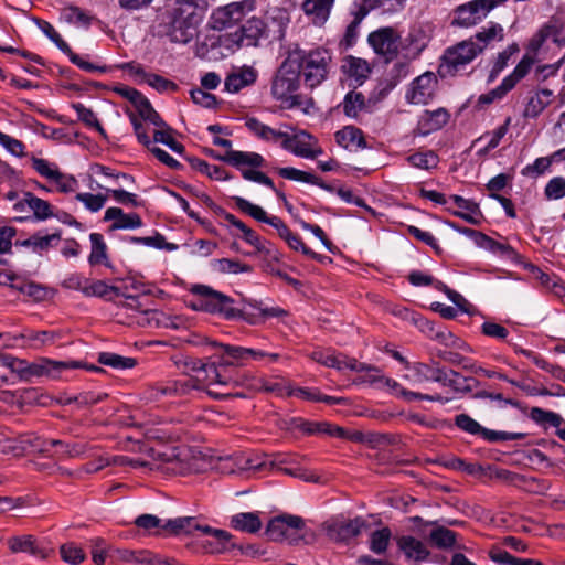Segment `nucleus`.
I'll return each instance as SVG.
<instances>
[{"mask_svg":"<svg viewBox=\"0 0 565 565\" xmlns=\"http://www.w3.org/2000/svg\"><path fill=\"white\" fill-rule=\"evenodd\" d=\"M191 292L193 294V299L189 305L194 310L218 313L226 319L242 317V310L234 307L232 298L206 285H194L191 288Z\"/></svg>","mask_w":565,"mask_h":565,"instance_id":"423d86ee","label":"nucleus"},{"mask_svg":"<svg viewBox=\"0 0 565 565\" xmlns=\"http://www.w3.org/2000/svg\"><path fill=\"white\" fill-rule=\"evenodd\" d=\"M25 202L28 207L33 212L34 217L38 220H47L53 216L51 204L35 196L32 192H25Z\"/></svg>","mask_w":565,"mask_h":565,"instance_id":"864d4df0","label":"nucleus"},{"mask_svg":"<svg viewBox=\"0 0 565 565\" xmlns=\"http://www.w3.org/2000/svg\"><path fill=\"white\" fill-rule=\"evenodd\" d=\"M294 57L297 64V72L302 76L307 87L313 89L320 86L329 75L332 61L331 53L322 47L310 51L296 52Z\"/></svg>","mask_w":565,"mask_h":565,"instance_id":"7ed1b4c3","label":"nucleus"},{"mask_svg":"<svg viewBox=\"0 0 565 565\" xmlns=\"http://www.w3.org/2000/svg\"><path fill=\"white\" fill-rule=\"evenodd\" d=\"M104 221L113 222L110 225L111 231L135 230L142 225V221L138 214H126L120 207H108L105 211Z\"/></svg>","mask_w":565,"mask_h":565,"instance_id":"c756f323","label":"nucleus"},{"mask_svg":"<svg viewBox=\"0 0 565 565\" xmlns=\"http://www.w3.org/2000/svg\"><path fill=\"white\" fill-rule=\"evenodd\" d=\"M138 323L148 327H170L169 318L159 310H145L141 312Z\"/></svg>","mask_w":565,"mask_h":565,"instance_id":"69168bd1","label":"nucleus"},{"mask_svg":"<svg viewBox=\"0 0 565 565\" xmlns=\"http://www.w3.org/2000/svg\"><path fill=\"white\" fill-rule=\"evenodd\" d=\"M111 557L115 561L122 562L126 564H135V565H170L167 559H161L153 553L147 550H116Z\"/></svg>","mask_w":565,"mask_h":565,"instance_id":"b1692460","label":"nucleus"},{"mask_svg":"<svg viewBox=\"0 0 565 565\" xmlns=\"http://www.w3.org/2000/svg\"><path fill=\"white\" fill-rule=\"evenodd\" d=\"M213 345L218 347L223 350V355L221 356V360L223 361L226 367L231 365H244L248 360L246 348L222 343H213Z\"/></svg>","mask_w":565,"mask_h":565,"instance_id":"09e8293b","label":"nucleus"},{"mask_svg":"<svg viewBox=\"0 0 565 565\" xmlns=\"http://www.w3.org/2000/svg\"><path fill=\"white\" fill-rule=\"evenodd\" d=\"M98 362L116 370L132 369L136 365L134 358L122 356L113 352L99 353Z\"/></svg>","mask_w":565,"mask_h":565,"instance_id":"13d9d810","label":"nucleus"},{"mask_svg":"<svg viewBox=\"0 0 565 565\" xmlns=\"http://www.w3.org/2000/svg\"><path fill=\"white\" fill-rule=\"evenodd\" d=\"M552 92L548 89H541L530 97L525 105L523 115L527 118L537 117L545 107L551 103Z\"/></svg>","mask_w":565,"mask_h":565,"instance_id":"de8ad7c7","label":"nucleus"},{"mask_svg":"<svg viewBox=\"0 0 565 565\" xmlns=\"http://www.w3.org/2000/svg\"><path fill=\"white\" fill-rule=\"evenodd\" d=\"M258 78V71L253 65L233 66L224 79V90L237 94L253 86Z\"/></svg>","mask_w":565,"mask_h":565,"instance_id":"a211bd4d","label":"nucleus"},{"mask_svg":"<svg viewBox=\"0 0 565 565\" xmlns=\"http://www.w3.org/2000/svg\"><path fill=\"white\" fill-rule=\"evenodd\" d=\"M455 423L460 429L471 435L480 434L489 440L507 439V437L503 436L502 433L488 430L481 427V425L478 422H476L473 418L466 414L457 415L455 418Z\"/></svg>","mask_w":565,"mask_h":565,"instance_id":"a19ab883","label":"nucleus"},{"mask_svg":"<svg viewBox=\"0 0 565 565\" xmlns=\"http://www.w3.org/2000/svg\"><path fill=\"white\" fill-rule=\"evenodd\" d=\"M335 140L339 146L350 151H355L366 147V142L361 129L354 126H345L335 132Z\"/></svg>","mask_w":565,"mask_h":565,"instance_id":"f704fd0d","label":"nucleus"},{"mask_svg":"<svg viewBox=\"0 0 565 565\" xmlns=\"http://www.w3.org/2000/svg\"><path fill=\"white\" fill-rule=\"evenodd\" d=\"M341 106L345 116L355 119L366 107L365 97L360 92L351 90L344 96Z\"/></svg>","mask_w":565,"mask_h":565,"instance_id":"8fccbe9b","label":"nucleus"},{"mask_svg":"<svg viewBox=\"0 0 565 565\" xmlns=\"http://www.w3.org/2000/svg\"><path fill=\"white\" fill-rule=\"evenodd\" d=\"M7 545L12 553H28L39 558H45L46 550L31 534L9 537Z\"/></svg>","mask_w":565,"mask_h":565,"instance_id":"cd10ccee","label":"nucleus"},{"mask_svg":"<svg viewBox=\"0 0 565 565\" xmlns=\"http://www.w3.org/2000/svg\"><path fill=\"white\" fill-rule=\"evenodd\" d=\"M245 125L250 132L267 142L281 143L287 137V128L284 127L285 125H281L279 129H275L253 117L247 118Z\"/></svg>","mask_w":565,"mask_h":565,"instance_id":"7c9ffc66","label":"nucleus"},{"mask_svg":"<svg viewBox=\"0 0 565 565\" xmlns=\"http://www.w3.org/2000/svg\"><path fill=\"white\" fill-rule=\"evenodd\" d=\"M311 359L324 366L333 367L339 371L345 370H362L359 361L348 358L341 353H335L332 350H317L311 353Z\"/></svg>","mask_w":565,"mask_h":565,"instance_id":"4be33fe9","label":"nucleus"},{"mask_svg":"<svg viewBox=\"0 0 565 565\" xmlns=\"http://www.w3.org/2000/svg\"><path fill=\"white\" fill-rule=\"evenodd\" d=\"M334 0H305L302 10L315 25H323L330 17Z\"/></svg>","mask_w":565,"mask_h":565,"instance_id":"2f4dec72","label":"nucleus"},{"mask_svg":"<svg viewBox=\"0 0 565 565\" xmlns=\"http://www.w3.org/2000/svg\"><path fill=\"white\" fill-rule=\"evenodd\" d=\"M75 369H86L94 372H99L102 369L95 365H87L79 361H56L47 358L39 359V374L50 379H57L65 371Z\"/></svg>","mask_w":565,"mask_h":565,"instance_id":"6ab92c4d","label":"nucleus"},{"mask_svg":"<svg viewBox=\"0 0 565 565\" xmlns=\"http://www.w3.org/2000/svg\"><path fill=\"white\" fill-rule=\"evenodd\" d=\"M53 444L54 455L60 458H81L89 449L88 444L83 441L66 443L54 439Z\"/></svg>","mask_w":565,"mask_h":565,"instance_id":"79ce46f5","label":"nucleus"},{"mask_svg":"<svg viewBox=\"0 0 565 565\" xmlns=\"http://www.w3.org/2000/svg\"><path fill=\"white\" fill-rule=\"evenodd\" d=\"M480 54V47L470 38L460 41L445 50L438 72L443 77L455 76Z\"/></svg>","mask_w":565,"mask_h":565,"instance_id":"1a4fd4ad","label":"nucleus"},{"mask_svg":"<svg viewBox=\"0 0 565 565\" xmlns=\"http://www.w3.org/2000/svg\"><path fill=\"white\" fill-rule=\"evenodd\" d=\"M437 84L436 75L433 72H425L409 84L405 98L413 105H426L434 98Z\"/></svg>","mask_w":565,"mask_h":565,"instance_id":"2eb2a0df","label":"nucleus"},{"mask_svg":"<svg viewBox=\"0 0 565 565\" xmlns=\"http://www.w3.org/2000/svg\"><path fill=\"white\" fill-rule=\"evenodd\" d=\"M75 199L83 203L85 209L92 213L100 211L107 201V196L104 194H93L88 192L77 193Z\"/></svg>","mask_w":565,"mask_h":565,"instance_id":"338daca9","label":"nucleus"},{"mask_svg":"<svg viewBox=\"0 0 565 565\" xmlns=\"http://www.w3.org/2000/svg\"><path fill=\"white\" fill-rule=\"evenodd\" d=\"M456 533L444 526H437L429 533L431 544L439 548H450L456 543Z\"/></svg>","mask_w":565,"mask_h":565,"instance_id":"bf43d9fd","label":"nucleus"},{"mask_svg":"<svg viewBox=\"0 0 565 565\" xmlns=\"http://www.w3.org/2000/svg\"><path fill=\"white\" fill-rule=\"evenodd\" d=\"M500 4H502V0H471L458 6L455 9L452 24L460 28H472L483 21Z\"/></svg>","mask_w":565,"mask_h":565,"instance_id":"f8f14e48","label":"nucleus"},{"mask_svg":"<svg viewBox=\"0 0 565 565\" xmlns=\"http://www.w3.org/2000/svg\"><path fill=\"white\" fill-rule=\"evenodd\" d=\"M478 247L488 250L499 258L514 263L520 262V255L518 252L504 239L495 241L486 234L478 235Z\"/></svg>","mask_w":565,"mask_h":565,"instance_id":"bb28decb","label":"nucleus"},{"mask_svg":"<svg viewBox=\"0 0 565 565\" xmlns=\"http://www.w3.org/2000/svg\"><path fill=\"white\" fill-rule=\"evenodd\" d=\"M231 525L242 532L255 533L260 530L262 521L257 512H242L231 518Z\"/></svg>","mask_w":565,"mask_h":565,"instance_id":"37998d69","label":"nucleus"},{"mask_svg":"<svg viewBox=\"0 0 565 565\" xmlns=\"http://www.w3.org/2000/svg\"><path fill=\"white\" fill-rule=\"evenodd\" d=\"M255 9L254 0L231 2L213 10L209 24L213 30L222 31L241 22Z\"/></svg>","mask_w":565,"mask_h":565,"instance_id":"9b49d317","label":"nucleus"},{"mask_svg":"<svg viewBox=\"0 0 565 565\" xmlns=\"http://www.w3.org/2000/svg\"><path fill=\"white\" fill-rule=\"evenodd\" d=\"M399 35L393 28H382L367 38V42L379 55L392 60L396 56L399 47Z\"/></svg>","mask_w":565,"mask_h":565,"instance_id":"dca6fc26","label":"nucleus"},{"mask_svg":"<svg viewBox=\"0 0 565 565\" xmlns=\"http://www.w3.org/2000/svg\"><path fill=\"white\" fill-rule=\"evenodd\" d=\"M242 238L247 244L254 246L257 249V252L263 253L275 260L279 259V253L274 247V245L270 244L269 242L262 239L252 228L247 227L243 232Z\"/></svg>","mask_w":565,"mask_h":565,"instance_id":"3c124183","label":"nucleus"},{"mask_svg":"<svg viewBox=\"0 0 565 565\" xmlns=\"http://www.w3.org/2000/svg\"><path fill=\"white\" fill-rule=\"evenodd\" d=\"M242 39L246 46H257L259 40L266 33V24L265 22L256 17L248 19L239 29H238Z\"/></svg>","mask_w":565,"mask_h":565,"instance_id":"4c0bfd02","label":"nucleus"},{"mask_svg":"<svg viewBox=\"0 0 565 565\" xmlns=\"http://www.w3.org/2000/svg\"><path fill=\"white\" fill-rule=\"evenodd\" d=\"M311 359L324 366L333 367L339 371L345 370H362L359 361L348 358L341 353H335L332 350H317L311 353Z\"/></svg>","mask_w":565,"mask_h":565,"instance_id":"412c9836","label":"nucleus"},{"mask_svg":"<svg viewBox=\"0 0 565 565\" xmlns=\"http://www.w3.org/2000/svg\"><path fill=\"white\" fill-rule=\"evenodd\" d=\"M504 39V29L501 24L495 22H490L486 26H483L480 31H478L473 36H470V40L480 47V53H482L488 46L497 42H501Z\"/></svg>","mask_w":565,"mask_h":565,"instance_id":"72a5a7b5","label":"nucleus"},{"mask_svg":"<svg viewBox=\"0 0 565 565\" xmlns=\"http://www.w3.org/2000/svg\"><path fill=\"white\" fill-rule=\"evenodd\" d=\"M60 241V234L53 233L49 235L34 234L21 243L22 246L31 247L33 252L41 253L47 250Z\"/></svg>","mask_w":565,"mask_h":565,"instance_id":"4d7b16f0","label":"nucleus"},{"mask_svg":"<svg viewBox=\"0 0 565 565\" xmlns=\"http://www.w3.org/2000/svg\"><path fill=\"white\" fill-rule=\"evenodd\" d=\"M238 469L246 472H258L268 469V455H244L238 456Z\"/></svg>","mask_w":565,"mask_h":565,"instance_id":"5fc2aeb1","label":"nucleus"},{"mask_svg":"<svg viewBox=\"0 0 565 565\" xmlns=\"http://www.w3.org/2000/svg\"><path fill=\"white\" fill-rule=\"evenodd\" d=\"M215 158L236 168L241 173L250 168H259L265 162L259 153L252 151L230 150L223 156H215Z\"/></svg>","mask_w":565,"mask_h":565,"instance_id":"5701e85b","label":"nucleus"},{"mask_svg":"<svg viewBox=\"0 0 565 565\" xmlns=\"http://www.w3.org/2000/svg\"><path fill=\"white\" fill-rule=\"evenodd\" d=\"M510 124H511V118L508 117L502 126L498 127L492 132H487V134L482 135L481 137H479L475 141V145H478L484 140H487V143L483 148H480L478 150V154L483 156V154L488 153L489 151L495 149L499 146L502 138L507 135Z\"/></svg>","mask_w":565,"mask_h":565,"instance_id":"49530a36","label":"nucleus"},{"mask_svg":"<svg viewBox=\"0 0 565 565\" xmlns=\"http://www.w3.org/2000/svg\"><path fill=\"white\" fill-rule=\"evenodd\" d=\"M438 365H429L420 362L406 363L402 377L412 386L422 387L426 383L438 380Z\"/></svg>","mask_w":565,"mask_h":565,"instance_id":"aec40b11","label":"nucleus"},{"mask_svg":"<svg viewBox=\"0 0 565 565\" xmlns=\"http://www.w3.org/2000/svg\"><path fill=\"white\" fill-rule=\"evenodd\" d=\"M233 201L235 202L236 207L252 216L258 222H264L268 224L269 216H267L266 212L259 205H256L248 200L241 196H233Z\"/></svg>","mask_w":565,"mask_h":565,"instance_id":"e2e57ef3","label":"nucleus"},{"mask_svg":"<svg viewBox=\"0 0 565 565\" xmlns=\"http://www.w3.org/2000/svg\"><path fill=\"white\" fill-rule=\"evenodd\" d=\"M207 10L206 0H178L172 11L168 36L174 43L186 44L196 35Z\"/></svg>","mask_w":565,"mask_h":565,"instance_id":"f03ea898","label":"nucleus"},{"mask_svg":"<svg viewBox=\"0 0 565 565\" xmlns=\"http://www.w3.org/2000/svg\"><path fill=\"white\" fill-rule=\"evenodd\" d=\"M53 440L54 439H44L33 433L22 435V444H25V452L47 454L53 449Z\"/></svg>","mask_w":565,"mask_h":565,"instance_id":"6e6d98bb","label":"nucleus"},{"mask_svg":"<svg viewBox=\"0 0 565 565\" xmlns=\"http://www.w3.org/2000/svg\"><path fill=\"white\" fill-rule=\"evenodd\" d=\"M408 163L417 169L430 170L437 167L438 157L431 151L416 152L407 157Z\"/></svg>","mask_w":565,"mask_h":565,"instance_id":"680f3d73","label":"nucleus"},{"mask_svg":"<svg viewBox=\"0 0 565 565\" xmlns=\"http://www.w3.org/2000/svg\"><path fill=\"white\" fill-rule=\"evenodd\" d=\"M190 382L175 381L167 384H158L151 386L147 391V398L151 401H158L161 396H172L179 394H186L191 391Z\"/></svg>","mask_w":565,"mask_h":565,"instance_id":"ea45409f","label":"nucleus"},{"mask_svg":"<svg viewBox=\"0 0 565 565\" xmlns=\"http://www.w3.org/2000/svg\"><path fill=\"white\" fill-rule=\"evenodd\" d=\"M191 370L196 372L194 380H188L190 386L195 388H206L207 393L216 398L224 396L223 393L215 391L214 387H232L237 384L227 373L226 366L222 360L218 363L193 361Z\"/></svg>","mask_w":565,"mask_h":565,"instance_id":"0eeeda50","label":"nucleus"},{"mask_svg":"<svg viewBox=\"0 0 565 565\" xmlns=\"http://www.w3.org/2000/svg\"><path fill=\"white\" fill-rule=\"evenodd\" d=\"M278 174L281 178L287 179V180L320 185L318 177H316L312 173H309V172H306V171H302V170H299L296 168H291V167L280 168V169H278Z\"/></svg>","mask_w":565,"mask_h":565,"instance_id":"0e129e2a","label":"nucleus"},{"mask_svg":"<svg viewBox=\"0 0 565 565\" xmlns=\"http://www.w3.org/2000/svg\"><path fill=\"white\" fill-rule=\"evenodd\" d=\"M341 71L353 84L362 85L371 73V66L367 61L349 55L342 60Z\"/></svg>","mask_w":565,"mask_h":565,"instance_id":"c85d7f7f","label":"nucleus"},{"mask_svg":"<svg viewBox=\"0 0 565 565\" xmlns=\"http://www.w3.org/2000/svg\"><path fill=\"white\" fill-rule=\"evenodd\" d=\"M529 269L533 274V277L539 280L541 286L544 287L547 291L559 298L565 296V286L562 284L558 277L551 276L534 265H529Z\"/></svg>","mask_w":565,"mask_h":565,"instance_id":"c03bdc74","label":"nucleus"},{"mask_svg":"<svg viewBox=\"0 0 565 565\" xmlns=\"http://www.w3.org/2000/svg\"><path fill=\"white\" fill-rule=\"evenodd\" d=\"M135 524L146 531L160 534L161 532H168L170 534H193L200 532L202 535L211 536L214 539L218 546L212 550V552H218L223 550L230 540L231 535L228 532L213 529L209 525H202L195 518L183 516L173 520H162L152 514H142L135 520Z\"/></svg>","mask_w":565,"mask_h":565,"instance_id":"f257e3e1","label":"nucleus"},{"mask_svg":"<svg viewBox=\"0 0 565 565\" xmlns=\"http://www.w3.org/2000/svg\"><path fill=\"white\" fill-rule=\"evenodd\" d=\"M364 526L361 519L332 521L326 525L327 534L334 541H349L358 536Z\"/></svg>","mask_w":565,"mask_h":565,"instance_id":"a878e982","label":"nucleus"},{"mask_svg":"<svg viewBox=\"0 0 565 565\" xmlns=\"http://www.w3.org/2000/svg\"><path fill=\"white\" fill-rule=\"evenodd\" d=\"M450 199L459 207V211L454 212L456 216L461 217L466 222L473 225H478L481 223L483 216L479 209V205L476 202L467 200L460 195H452Z\"/></svg>","mask_w":565,"mask_h":565,"instance_id":"e433bc0d","label":"nucleus"},{"mask_svg":"<svg viewBox=\"0 0 565 565\" xmlns=\"http://www.w3.org/2000/svg\"><path fill=\"white\" fill-rule=\"evenodd\" d=\"M287 128V137L281 142V147L297 157L315 159L323 153L318 146L317 139L305 130L295 131L290 126Z\"/></svg>","mask_w":565,"mask_h":565,"instance_id":"ddd939ff","label":"nucleus"},{"mask_svg":"<svg viewBox=\"0 0 565 565\" xmlns=\"http://www.w3.org/2000/svg\"><path fill=\"white\" fill-rule=\"evenodd\" d=\"M212 266L214 270L222 274H241L252 271V267L249 265L230 258L215 259L213 260Z\"/></svg>","mask_w":565,"mask_h":565,"instance_id":"052dcab7","label":"nucleus"},{"mask_svg":"<svg viewBox=\"0 0 565 565\" xmlns=\"http://www.w3.org/2000/svg\"><path fill=\"white\" fill-rule=\"evenodd\" d=\"M428 41V35L425 31L412 29L401 45L403 56L408 60L418 57L427 46Z\"/></svg>","mask_w":565,"mask_h":565,"instance_id":"473e14b6","label":"nucleus"},{"mask_svg":"<svg viewBox=\"0 0 565 565\" xmlns=\"http://www.w3.org/2000/svg\"><path fill=\"white\" fill-rule=\"evenodd\" d=\"M449 119V114L445 108H438L433 111H424L418 120V129L423 135H428L443 128Z\"/></svg>","mask_w":565,"mask_h":565,"instance_id":"c9c22d12","label":"nucleus"},{"mask_svg":"<svg viewBox=\"0 0 565 565\" xmlns=\"http://www.w3.org/2000/svg\"><path fill=\"white\" fill-rule=\"evenodd\" d=\"M397 545L406 558L411 561L422 562L429 555L425 545L419 540L409 535L398 537Z\"/></svg>","mask_w":565,"mask_h":565,"instance_id":"58836bf2","label":"nucleus"},{"mask_svg":"<svg viewBox=\"0 0 565 565\" xmlns=\"http://www.w3.org/2000/svg\"><path fill=\"white\" fill-rule=\"evenodd\" d=\"M436 377H438L436 383H439L441 386L450 390V394L445 396L451 398L449 402L461 397L462 394L471 392L477 383L472 377H465L456 371H447L441 367H438V374ZM440 396L444 397L443 395Z\"/></svg>","mask_w":565,"mask_h":565,"instance_id":"f3484780","label":"nucleus"},{"mask_svg":"<svg viewBox=\"0 0 565 565\" xmlns=\"http://www.w3.org/2000/svg\"><path fill=\"white\" fill-rule=\"evenodd\" d=\"M391 539V531L387 527L374 531L370 539V548L376 554H383L387 550Z\"/></svg>","mask_w":565,"mask_h":565,"instance_id":"774afa93","label":"nucleus"},{"mask_svg":"<svg viewBox=\"0 0 565 565\" xmlns=\"http://www.w3.org/2000/svg\"><path fill=\"white\" fill-rule=\"evenodd\" d=\"M89 239L92 243V250L88 257V262L90 265L106 264L108 265L107 259V246L104 241V237L99 233H92L89 235Z\"/></svg>","mask_w":565,"mask_h":565,"instance_id":"603ef678","label":"nucleus"},{"mask_svg":"<svg viewBox=\"0 0 565 565\" xmlns=\"http://www.w3.org/2000/svg\"><path fill=\"white\" fill-rule=\"evenodd\" d=\"M154 462L153 466H141L140 469L161 470L170 473H188L200 470L195 462L186 461L185 457H180L174 449L160 446L158 448H145L138 456V460Z\"/></svg>","mask_w":565,"mask_h":565,"instance_id":"6e6552de","label":"nucleus"},{"mask_svg":"<svg viewBox=\"0 0 565 565\" xmlns=\"http://www.w3.org/2000/svg\"><path fill=\"white\" fill-rule=\"evenodd\" d=\"M565 46V18H550L531 38L529 49L537 55L550 49V45Z\"/></svg>","mask_w":565,"mask_h":565,"instance_id":"9d476101","label":"nucleus"},{"mask_svg":"<svg viewBox=\"0 0 565 565\" xmlns=\"http://www.w3.org/2000/svg\"><path fill=\"white\" fill-rule=\"evenodd\" d=\"M266 534L271 541H287L289 544H297L300 540L306 544L316 541L315 532L306 527V521L301 516L287 513L271 519Z\"/></svg>","mask_w":565,"mask_h":565,"instance_id":"39448f33","label":"nucleus"},{"mask_svg":"<svg viewBox=\"0 0 565 565\" xmlns=\"http://www.w3.org/2000/svg\"><path fill=\"white\" fill-rule=\"evenodd\" d=\"M21 339L26 341V345L32 349H41L52 345L60 338L55 331H34L28 330L20 334Z\"/></svg>","mask_w":565,"mask_h":565,"instance_id":"a18cd8bd","label":"nucleus"},{"mask_svg":"<svg viewBox=\"0 0 565 565\" xmlns=\"http://www.w3.org/2000/svg\"><path fill=\"white\" fill-rule=\"evenodd\" d=\"M531 66L532 62L529 58H522L513 72L505 76L499 86L479 96L478 104L489 105L495 100L502 99L522 78L527 75Z\"/></svg>","mask_w":565,"mask_h":565,"instance_id":"4468645a","label":"nucleus"},{"mask_svg":"<svg viewBox=\"0 0 565 565\" xmlns=\"http://www.w3.org/2000/svg\"><path fill=\"white\" fill-rule=\"evenodd\" d=\"M300 87V75L297 72V64L294 57H287L277 70L270 92L273 97L280 102L286 108H294L301 104L297 90Z\"/></svg>","mask_w":565,"mask_h":565,"instance_id":"20e7f679","label":"nucleus"},{"mask_svg":"<svg viewBox=\"0 0 565 565\" xmlns=\"http://www.w3.org/2000/svg\"><path fill=\"white\" fill-rule=\"evenodd\" d=\"M380 387H385L388 392L397 397H402L405 401L412 402L414 399H424L429 402H438L441 404H447L451 399L450 397H441L440 394H423L418 392H413L404 388L396 380L386 377L384 375L383 382Z\"/></svg>","mask_w":565,"mask_h":565,"instance_id":"393cba45","label":"nucleus"}]
</instances>
